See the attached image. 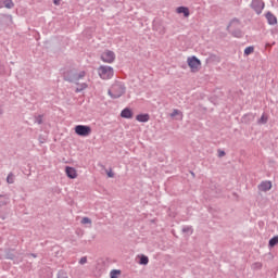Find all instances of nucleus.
<instances>
[{
  "label": "nucleus",
  "instance_id": "nucleus-1",
  "mask_svg": "<svg viewBox=\"0 0 278 278\" xmlns=\"http://www.w3.org/2000/svg\"><path fill=\"white\" fill-rule=\"evenodd\" d=\"M127 87H125V83L116 80L108 91V94L111 99H121L123 94H125Z\"/></svg>",
  "mask_w": 278,
  "mask_h": 278
},
{
  "label": "nucleus",
  "instance_id": "nucleus-2",
  "mask_svg": "<svg viewBox=\"0 0 278 278\" xmlns=\"http://www.w3.org/2000/svg\"><path fill=\"white\" fill-rule=\"evenodd\" d=\"M84 77H86L85 71L76 73L74 70H72L64 74L65 81H70L71 84H77V81H79V79H84Z\"/></svg>",
  "mask_w": 278,
  "mask_h": 278
},
{
  "label": "nucleus",
  "instance_id": "nucleus-3",
  "mask_svg": "<svg viewBox=\"0 0 278 278\" xmlns=\"http://www.w3.org/2000/svg\"><path fill=\"white\" fill-rule=\"evenodd\" d=\"M98 75L101 79H112L114 77V68L112 66L102 65L98 68Z\"/></svg>",
  "mask_w": 278,
  "mask_h": 278
},
{
  "label": "nucleus",
  "instance_id": "nucleus-4",
  "mask_svg": "<svg viewBox=\"0 0 278 278\" xmlns=\"http://www.w3.org/2000/svg\"><path fill=\"white\" fill-rule=\"evenodd\" d=\"M74 129L75 134H77V136H81L83 138H87V136L92 134V128L86 125H77Z\"/></svg>",
  "mask_w": 278,
  "mask_h": 278
},
{
  "label": "nucleus",
  "instance_id": "nucleus-5",
  "mask_svg": "<svg viewBox=\"0 0 278 278\" xmlns=\"http://www.w3.org/2000/svg\"><path fill=\"white\" fill-rule=\"evenodd\" d=\"M101 60L106 64H112L116 60V53H114L112 50H105L101 53Z\"/></svg>",
  "mask_w": 278,
  "mask_h": 278
},
{
  "label": "nucleus",
  "instance_id": "nucleus-6",
  "mask_svg": "<svg viewBox=\"0 0 278 278\" xmlns=\"http://www.w3.org/2000/svg\"><path fill=\"white\" fill-rule=\"evenodd\" d=\"M250 7L256 14H262L265 8L264 0H252Z\"/></svg>",
  "mask_w": 278,
  "mask_h": 278
},
{
  "label": "nucleus",
  "instance_id": "nucleus-7",
  "mask_svg": "<svg viewBox=\"0 0 278 278\" xmlns=\"http://www.w3.org/2000/svg\"><path fill=\"white\" fill-rule=\"evenodd\" d=\"M187 62L188 66H190L192 71H199L201 67V60H199L197 56L188 58Z\"/></svg>",
  "mask_w": 278,
  "mask_h": 278
},
{
  "label": "nucleus",
  "instance_id": "nucleus-8",
  "mask_svg": "<svg viewBox=\"0 0 278 278\" xmlns=\"http://www.w3.org/2000/svg\"><path fill=\"white\" fill-rule=\"evenodd\" d=\"M233 23H238V20H232L230 22V24L227 26V31H230V34L235 38H242V30H240V29L231 30V25H233Z\"/></svg>",
  "mask_w": 278,
  "mask_h": 278
},
{
  "label": "nucleus",
  "instance_id": "nucleus-9",
  "mask_svg": "<svg viewBox=\"0 0 278 278\" xmlns=\"http://www.w3.org/2000/svg\"><path fill=\"white\" fill-rule=\"evenodd\" d=\"M0 23L1 25H7L8 27H10V25H13V20H12V15L10 14H0Z\"/></svg>",
  "mask_w": 278,
  "mask_h": 278
},
{
  "label": "nucleus",
  "instance_id": "nucleus-10",
  "mask_svg": "<svg viewBox=\"0 0 278 278\" xmlns=\"http://www.w3.org/2000/svg\"><path fill=\"white\" fill-rule=\"evenodd\" d=\"M258 190L261 192H268V190H270V188H273V182L265 180L262 181L258 186H257Z\"/></svg>",
  "mask_w": 278,
  "mask_h": 278
},
{
  "label": "nucleus",
  "instance_id": "nucleus-11",
  "mask_svg": "<svg viewBox=\"0 0 278 278\" xmlns=\"http://www.w3.org/2000/svg\"><path fill=\"white\" fill-rule=\"evenodd\" d=\"M266 18H267L268 25H277V16H275L273 12L268 11L266 13Z\"/></svg>",
  "mask_w": 278,
  "mask_h": 278
},
{
  "label": "nucleus",
  "instance_id": "nucleus-12",
  "mask_svg": "<svg viewBox=\"0 0 278 278\" xmlns=\"http://www.w3.org/2000/svg\"><path fill=\"white\" fill-rule=\"evenodd\" d=\"M65 173L70 179H76L77 178V170L73 167H66Z\"/></svg>",
  "mask_w": 278,
  "mask_h": 278
},
{
  "label": "nucleus",
  "instance_id": "nucleus-13",
  "mask_svg": "<svg viewBox=\"0 0 278 278\" xmlns=\"http://www.w3.org/2000/svg\"><path fill=\"white\" fill-rule=\"evenodd\" d=\"M122 118H134V112L130 109L126 108L121 113Z\"/></svg>",
  "mask_w": 278,
  "mask_h": 278
},
{
  "label": "nucleus",
  "instance_id": "nucleus-14",
  "mask_svg": "<svg viewBox=\"0 0 278 278\" xmlns=\"http://www.w3.org/2000/svg\"><path fill=\"white\" fill-rule=\"evenodd\" d=\"M177 13L184 14V16H186V17L190 16V10L187 7H178Z\"/></svg>",
  "mask_w": 278,
  "mask_h": 278
},
{
  "label": "nucleus",
  "instance_id": "nucleus-15",
  "mask_svg": "<svg viewBox=\"0 0 278 278\" xmlns=\"http://www.w3.org/2000/svg\"><path fill=\"white\" fill-rule=\"evenodd\" d=\"M149 114H139L136 116V121H138V123H149Z\"/></svg>",
  "mask_w": 278,
  "mask_h": 278
},
{
  "label": "nucleus",
  "instance_id": "nucleus-16",
  "mask_svg": "<svg viewBox=\"0 0 278 278\" xmlns=\"http://www.w3.org/2000/svg\"><path fill=\"white\" fill-rule=\"evenodd\" d=\"M277 244H278V236H275L269 240L268 247H269V249H273V248L277 247Z\"/></svg>",
  "mask_w": 278,
  "mask_h": 278
},
{
  "label": "nucleus",
  "instance_id": "nucleus-17",
  "mask_svg": "<svg viewBox=\"0 0 278 278\" xmlns=\"http://www.w3.org/2000/svg\"><path fill=\"white\" fill-rule=\"evenodd\" d=\"M139 264H141V266H147V264H149V256H147V255H141V256H140Z\"/></svg>",
  "mask_w": 278,
  "mask_h": 278
},
{
  "label": "nucleus",
  "instance_id": "nucleus-18",
  "mask_svg": "<svg viewBox=\"0 0 278 278\" xmlns=\"http://www.w3.org/2000/svg\"><path fill=\"white\" fill-rule=\"evenodd\" d=\"M3 3L7 10H12V8H14V2L12 0H3Z\"/></svg>",
  "mask_w": 278,
  "mask_h": 278
},
{
  "label": "nucleus",
  "instance_id": "nucleus-19",
  "mask_svg": "<svg viewBox=\"0 0 278 278\" xmlns=\"http://www.w3.org/2000/svg\"><path fill=\"white\" fill-rule=\"evenodd\" d=\"M14 179H15V176L13 173H9L8 177H7V182L8 184H14Z\"/></svg>",
  "mask_w": 278,
  "mask_h": 278
},
{
  "label": "nucleus",
  "instance_id": "nucleus-20",
  "mask_svg": "<svg viewBox=\"0 0 278 278\" xmlns=\"http://www.w3.org/2000/svg\"><path fill=\"white\" fill-rule=\"evenodd\" d=\"M81 225H92V219L90 217H83Z\"/></svg>",
  "mask_w": 278,
  "mask_h": 278
},
{
  "label": "nucleus",
  "instance_id": "nucleus-21",
  "mask_svg": "<svg viewBox=\"0 0 278 278\" xmlns=\"http://www.w3.org/2000/svg\"><path fill=\"white\" fill-rule=\"evenodd\" d=\"M179 114H181V111L174 109L173 112L170 113V117L175 118V116H179Z\"/></svg>",
  "mask_w": 278,
  "mask_h": 278
},
{
  "label": "nucleus",
  "instance_id": "nucleus-22",
  "mask_svg": "<svg viewBox=\"0 0 278 278\" xmlns=\"http://www.w3.org/2000/svg\"><path fill=\"white\" fill-rule=\"evenodd\" d=\"M258 123L261 125H266L268 123V118H266L265 115H262L261 118L258 119Z\"/></svg>",
  "mask_w": 278,
  "mask_h": 278
},
{
  "label": "nucleus",
  "instance_id": "nucleus-23",
  "mask_svg": "<svg viewBox=\"0 0 278 278\" xmlns=\"http://www.w3.org/2000/svg\"><path fill=\"white\" fill-rule=\"evenodd\" d=\"M254 48L253 47H248L244 49V55H251L253 53Z\"/></svg>",
  "mask_w": 278,
  "mask_h": 278
},
{
  "label": "nucleus",
  "instance_id": "nucleus-24",
  "mask_svg": "<svg viewBox=\"0 0 278 278\" xmlns=\"http://www.w3.org/2000/svg\"><path fill=\"white\" fill-rule=\"evenodd\" d=\"M182 232L184 233L192 235V227H190V226L184 227L182 228Z\"/></svg>",
  "mask_w": 278,
  "mask_h": 278
},
{
  "label": "nucleus",
  "instance_id": "nucleus-25",
  "mask_svg": "<svg viewBox=\"0 0 278 278\" xmlns=\"http://www.w3.org/2000/svg\"><path fill=\"white\" fill-rule=\"evenodd\" d=\"M58 278H68V275H66V271L60 270V271L58 273Z\"/></svg>",
  "mask_w": 278,
  "mask_h": 278
},
{
  "label": "nucleus",
  "instance_id": "nucleus-26",
  "mask_svg": "<svg viewBox=\"0 0 278 278\" xmlns=\"http://www.w3.org/2000/svg\"><path fill=\"white\" fill-rule=\"evenodd\" d=\"M116 275H121V270L113 269L111 271V278H118Z\"/></svg>",
  "mask_w": 278,
  "mask_h": 278
},
{
  "label": "nucleus",
  "instance_id": "nucleus-27",
  "mask_svg": "<svg viewBox=\"0 0 278 278\" xmlns=\"http://www.w3.org/2000/svg\"><path fill=\"white\" fill-rule=\"evenodd\" d=\"M86 88H88V85L86 83L80 85V88L76 89V92H81V90H86Z\"/></svg>",
  "mask_w": 278,
  "mask_h": 278
},
{
  "label": "nucleus",
  "instance_id": "nucleus-28",
  "mask_svg": "<svg viewBox=\"0 0 278 278\" xmlns=\"http://www.w3.org/2000/svg\"><path fill=\"white\" fill-rule=\"evenodd\" d=\"M35 123H37V125H42V115H38V116L35 118Z\"/></svg>",
  "mask_w": 278,
  "mask_h": 278
},
{
  "label": "nucleus",
  "instance_id": "nucleus-29",
  "mask_svg": "<svg viewBox=\"0 0 278 278\" xmlns=\"http://www.w3.org/2000/svg\"><path fill=\"white\" fill-rule=\"evenodd\" d=\"M88 262V258L86 256H83L80 260H79V264L84 265Z\"/></svg>",
  "mask_w": 278,
  "mask_h": 278
},
{
  "label": "nucleus",
  "instance_id": "nucleus-30",
  "mask_svg": "<svg viewBox=\"0 0 278 278\" xmlns=\"http://www.w3.org/2000/svg\"><path fill=\"white\" fill-rule=\"evenodd\" d=\"M218 157H225V151L219 150L218 151Z\"/></svg>",
  "mask_w": 278,
  "mask_h": 278
},
{
  "label": "nucleus",
  "instance_id": "nucleus-31",
  "mask_svg": "<svg viewBox=\"0 0 278 278\" xmlns=\"http://www.w3.org/2000/svg\"><path fill=\"white\" fill-rule=\"evenodd\" d=\"M108 177H110V178L114 177V172H112V170L108 172Z\"/></svg>",
  "mask_w": 278,
  "mask_h": 278
},
{
  "label": "nucleus",
  "instance_id": "nucleus-32",
  "mask_svg": "<svg viewBox=\"0 0 278 278\" xmlns=\"http://www.w3.org/2000/svg\"><path fill=\"white\" fill-rule=\"evenodd\" d=\"M7 260H14V255H12V254H7Z\"/></svg>",
  "mask_w": 278,
  "mask_h": 278
},
{
  "label": "nucleus",
  "instance_id": "nucleus-33",
  "mask_svg": "<svg viewBox=\"0 0 278 278\" xmlns=\"http://www.w3.org/2000/svg\"><path fill=\"white\" fill-rule=\"evenodd\" d=\"M62 0H53L54 5H60Z\"/></svg>",
  "mask_w": 278,
  "mask_h": 278
},
{
  "label": "nucleus",
  "instance_id": "nucleus-34",
  "mask_svg": "<svg viewBox=\"0 0 278 278\" xmlns=\"http://www.w3.org/2000/svg\"><path fill=\"white\" fill-rule=\"evenodd\" d=\"M255 266H257L258 268H262V263H255Z\"/></svg>",
  "mask_w": 278,
  "mask_h": 278
},
{
  "label": "nucleus",
  "instance_id": "nucleus-35",
  "mask_svg": "<svg viewBox=\"0 0 278 278\" xmlns=\"http://www.w3.org/2000/svg\"><path fill=\"white\" fill-rule=\"evenodd\" d=\"M31 255V257H38V255H36V254H30Z\"/></svg>",
  "mask_w": 278,
  "mask_h": 278
},
{
  "label": "nucleus",
  "instance_id": "nucleus-36",
  "mask_svg": "<svg viewBox=\"0 0 278 278\" xmlns=\"http://www.w3.org/2000/svg\"><path fill=\"white\" fill-rule=\"evenodd\" d=\"M247 116H249L250 118H253V115H251V114H250V115H245V117H247Z\"/></svg>",
  "mask_w": 278,
  "mask_h": 278
},
{
  "label": "nucleus",
  "instance_id": "nucleus-37",
  "mask_svg": "<svg viewBox=\"0 0 278 278\" xmlns=\"http://www.w3.org/2000/svg\"><path fill=\"white\" fill-rule=\"evenodd\" d=\"M0 186H1V181H0Z\"/></svg>",
  "mask_w": 278,
  "mask_h": 278
}]
</instances>
